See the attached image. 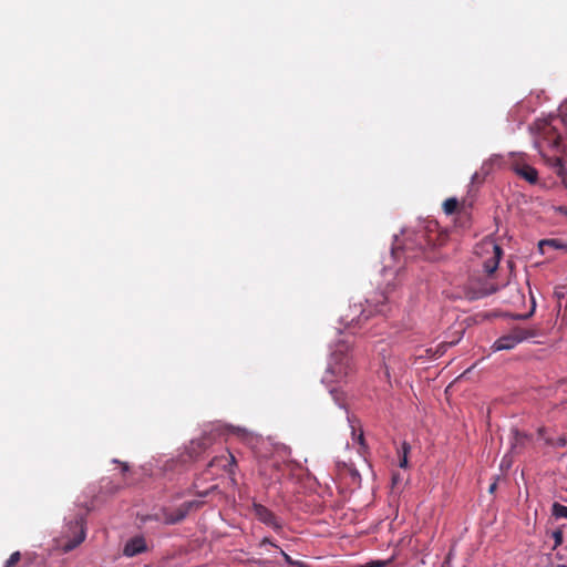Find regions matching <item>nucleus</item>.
<instances>
[{"label": "nucleus", "instance_id": "nucleus-1", "mask_svg": "<svg viewBox=\"0 0 567 567\" xmlns=\"http://www.w3.org/2000/svg\"><path fill=\"white\" fill-rule=\"evenodd\" d=\"M350 348L351 341L348 336L334 344L322 382L328 384L339 382L352 372L353 364Z\"/></svg>", "mask_w": 567, "mask_h": 567}, {"label": "nucleus", "instance_id": "nucleus-2", "mask_svg": "<svg viewBox=\"0 0 567 567\" xmlns=\"http://www.w3.org/2000/svg\"><path fill=\"white\" fill-rule=\"evenodd\" d=\"M560 127L567 134V101L559 107V115L539 125V137L535 142L536 147L543 153L545 147L559 151L563 145Z\"/></svg>", "mask_w": 567, "mask_h": 567}, {"label": "nucleus", "instance_id": "nucleus-3", "mask_svg": "<svg viewBox=\"0 0 567 567\" xmlns=\"http://www.w3.org/2000/svg\"><path fill=\"white\" fill-rule=\"evenodd\" d=\"M476 254L484 258L483 268L486 274L492 275L498 267L502 248L492 239H485L476 247Z\"/></svg>", "mask_w": 567, "mask_h": 567}, {"label": "nucleus", "instance_id": "nucleus-4", "mask_svg": "<svg viewBox=\"0 0 567 567\" xmlns=\"http://www.w3.org/2000/svg\"><path fill=\"white\" fill-rule=\"evenodd\" d=\"M534 337V332L525 328H514L507 334L499 337L492 346L494 352L511 350L524 340Z\"/></svg>", "mask_w": 567, "mask_h": 567}, {"label": "nucleus", "instance_id": "nucleus-5", "mask_svg": "<svg viewBox=\"0 0 567 567\" xmlns=\"http://www.w3.org/2000/svg\"><path fill=\"white\" fill-rule=\"evenodd\" d=\"M371 313V310L363 308L362 303H354L349 307V312L342 317V321L347 327H352L367 320Z\"/></svg>", "mask_w": 567, "mask_h": 567}, {"label": "nucleus", "instance_id": "nucleus-6", "mask_svg": "<svg viewBox=\"0 0 567 567\" xmlns=\"http://www.w3.org/2000/svg\"><path fill=\"white\" fill-rule=\"evenodd\" d=\"M198 502L190 501L183 503L172 513L164 511L162 519L165 524H176L183 520L194 507L198 506Z\"/></svg>", "mask_w": 567, "mask_h": 567}, {"label": "nucleus", "instance_id": "nucleus-7", "mask_svg": "<svg viewBox=\"0 0 567 567\" xmlns=\"http://www.w3.org/2000/svg\"><path fill=\"white\" fill-rule=\"evenodd\" d=\"M254 513L256 517L264 524L268 525L269 527L278 530L281 528L280 522L277 519L275 514L269 511L267 507L260 504L254 505Z\"/></svg>", "mask_w": 567, "mask_h": 567}, {"label": "nucleus", "instance_id": "nucleus-8", "mask_svg": "<svg viewBox=\"0 0 567 567\" xmlns=\"http://www.w3.org/2000/svg\"><path fill=\"white\" fill-rule=\"evenodd\" d=\"M146 548L147 546L144 537L136 536L126 542L123 548V554L127 557H133L141 553H144Z\"/></svg>", "mask_w": 567, "mask_h": 567}, {"label": "nucleus", "instance_id": "nucleus-9", "mask_svg": "<svg viewBox=\"0 0 567 567\" xmlns=\"http://www.w3.org/2000/svg\"><path fill=\"white\" fill-rule=\"evenodd\" d=\"M476 286H477L476 281L471 282V286H470L471 291H468V293H467V297L470 299H480V298L486 297L488 295H492L497 290V287L489 282H485L480 287H476Z\"/></svg>", "mask_w": 567, "mask_h": 567}, {"label": "nucleus", "instance_id": "nucleus-10", "mask_svg": "<svg viewBox=\"0 0 567 567\" xmlns=\"http://www.w3.org/2000/svg\"><path fill=\"white\" fill-rule=\"evenodd\" d=\"M74 527L79 529L78 535L71 539L62 544L63 551L68 553L73 550L75 547H78L85 538V532L82 525V522L76 520Z\"/></svg>", "mask_w": 567, "mask_h": 567}, {"label": "nucleus", "instance_id": "nucleus-11", "mask_svg": "<svg viewBox=\"0 0 567 567\" xmlns=\"http://www.w3.org/2000/svg\"><path fill=\"white\" fill-rule=\"evenodd\" d=\"M515 171L517 175H519L522 178H524L530 184H535L538 179L537 171L529 165L518 166L515 168Z\"/></svg>", "mask_w": 567, "mask_h": 567}, {"label": "nucleus", "instance_id": "nucleus-12", "mask_svg": "<svg viewBox=\"0 0 567 567\" xmlns=\"http://www.w3.org/2000/svg\"><path fill=\"white\" fill-rule=\"evenodd\" d=\"M212 444V439L208 436H203L202 439L194 440L190 443L192 453H199L200 451L206 450Z\"/></svg>", "mask_w": 567, "mask_h": 567}, {"label": "nucleus", "instance_id": "nucleus-13", "mask_svg": "<svg viewBox=\"0 0 567 567\" xmlns=\"http://www.w3.org/2000/svg\"><path fill=\"white\" fill-rule=\"evenodd\" d=\"M507 287L511 291L515 292L514 296L508 300L511 303L516 305L524 301V295L520 292L516 285H512L511 282H508Z\"/></svg>", "mask_w": 567, "mask_h": 567}, {"label": "nucleus", "instance_id": "nucleus-14", "mask_svg": "<svg viewBox=\"0 0 567 567\" xmlns=\"http://www.w3.org/2000/svg\"><path fill=\"white\" fill-rule=\"evenodd\" d=\"M551 514L556 518H567V506L554 503L551 506Z\"/></svg>", "mask_w": 567, "mask_h": 567}, {"label": "nucleus", "instance_id": "nucleus-15", "mask_svg": "<svg viewBox=\"0 0 567 567\" xmlns=\"http://www.w3.org/2000/svg\"><path fill=\"white\" fill-rule=\"evenodd\" d=\"M457 205H458L457 199L454 197H451V198H447L443 203V209H444L445 214L451 215L456 210Z\"/></svg>", "mask_w": 567, "mask_h": 567}, {"label": "nucleus", "instance_id": "nucleus-16", "mask_svg": "<svg viewBox=\"0 0 567 567\" xmlns=\"http://www.w3.org/2000/svg\"><path fill=\"white\" fill-rule=\"evenodd\" d=\"M513 443H512V450H516L519 445H523L527 436L517 430H513Z\"/></svg>", "mask_w": 567, "mask_h": 567}, {"label": "nucleus", "instance_id": "nucleus-17", "mask_svg": "<svg viewBox=\"0 0 567 567\" xmlns=\"http://www.w3.org/2000/svg\"><path fill=\"white\" fill-rule=\"evenodd\" d=\"M549 166L555 171L556 174L559 173V168H565L563 165V159L560 157L548 158Z\"/></svg>", "mask_w": 567, "mask_h": 567}, {"label": "nucleus", "instance_id": "nucleus-18", "mask_svg": "<svg viewBox=\"0 0 567 567\" xmlns=\"http://www.w3.org/2000/svg\"><path fill=\"white\" fill-rule=\"evenodd\" d=\"M20 559L21 554L19 551H14L10 555L3 567H14L20 561Z\"/></svg>", "mask_w": 567, "mask_h": 567}, {"label": "nucleus", "instance_id": "nucleus-19", "mask_svg": "<svg viewBox=\"0 0 567 567\" xmlns=\"http://www.w3.org/2000/svg\"><path fill=\"white\" fill-rule=\"evenodd\" d=\"M402 450H403V455L400 460V467L405 468L408 466V452L410 451L409 444L403 443Z\"/></svg>", "mask_w": 567, "mask_h": 567}, {"label": "nucleus", "instance_id": "nucleus-20", "mask_svg": "<svg viewBox=\"0 0 567 567\" xmlns=\"http://www.w3.org/2000/svg\"><path fill=\"white\" fill-rule=\"evenodd\" d=\"M546 246L554 247V248H559V247H560V245L558 244V241H557V240H555V239H546V240H542V241L539 243V248H540V250H542L543 252H544V247H546Z\"/></svg>", "mask_w": 567, "mask_h": 567}, {"label": "nucleus", "instance_id": "nucleus-21", "mask_svg": "<svg viewBox=\"0 0 567 567\" xmlns=\"http://www.w3.org/2000/svg\"><path fill=\"white\" fill-rule=\"evenodd\" d=\"M281 556L284 557L285 561L291 566H302L303 564L298 560H293L286 551L280 550Z\"/></svg>", "mask_w": 567, "mask_h": 567}, {"label": "nucleus", "instance_id": "nucleus-22", "mask_svg": "<svg viewBox=\"0 0 567 567\" xmlns=\"http://www.w3.org/2000/svg\"><path fill=\"white\" fill-rule=\"evenodd\" d=\"M463 333H464V330L461 329L460 331H457V337L455 339H453L449 342H445L444 344L441 346V348H445L447 346H453V344L457 343L462 339Z\"/></svg>", "mask_w": 567, "mask_h": 567}, {"label": "nucleus", "instance_id": "nucleus-23", "mask_svg": "<svg viewBox=\"0 0 567 567\" xmlns=\"http://www.w3.org/2000/svg\"><path fill=\"white\" fill-rule=\"evenodd\" d=\"M548 443L551 444V445H555V446L564 447V446L567 445V437L566 436H560L556 441H548Z\"/></svg>", "mask_w": 567, "mask_h": 567}, {"label": "nucleus", "instance_id": "nucleus-24", "mask_svg": "<svg viewBox=\"0 0 567 567\" xmlns=\"http://www.w3.org/2000/svg\"><path fill=\"white\" fill-rule=\"evenodd\" d=\"M563 183V185L567 188V169L559 168V173L557 174Z\"/></svg>", "mask_w": 567, "mask_h": 567}, {"label": "nucleus", "instance_id": "nucleus-25", "mask_svg": "<svg viewBox=\"0 0 567 567\" xmlns=\"http://www.w3.org/2000/svg\"><path fill=\"white\" fill-rule=\"evenodd\" d=\"M553 536L555 539V545L556 546L560 545L563 542V533L560 530H557V532H554Z\"/></svg>", "mask_w": 567, "mask_h": 567}, {"label": "nucleus", "instance_id": "nucleus-26", "mask_svg": "<svg viewBox=\"0 0 567 567\" xmlns=\"http://www.w3.org/2000/svg\"><path fill=\"white\" fill-rule=\"evenodd\" d=\"M330 393L333 396V399L337 402V404H339V406H343V404H342V402L340 400V396H339V392L337 390H334V389H331Z\"/></svg>", "mask_w": 567, "mask_h": 567}, {"label": "nucleus", "instance_id": "nucleus-27", "mask_svg": "<svg viewBox=\"0 0 567 567\" xmlns=\"http://www.w3.org/2000/svg\"><path fill=\"white\" fill-rule=\"evenodd\" d=\"M383 274L385 277H392L398 274V270H392L389 266H385L383 269Z\"/></svg>", "mask_w": 567, "mask_h": 567}, {"label": "nucleus", "instance_id": "nucleus-28", "mask_svg": "<svg viewBox=\"0 0 567 567\" xmlns=\"http://www.w3.org/2000/svg\"><path fill=\"white\" fill-rule=\"evenodd\" d=\"M386 561L378 560L370 564V567H385Z\"/></svg>", "mask_w": 567, "mask_h": 567}, {"label": "nucleus", "instance_id": "nucleus-29", "mask_svg": "<svg viewBox=\"0 0 567 567\" xmlns=\"http://www.w3.org/2000/svg\"><path fill=\"white\" fill-rule=\"evenodd\" d=\"M392 287H393V285L388 284V285H386V290H385V291L380 292V296L382 297V299H383V300H388V296H385V292L388 293V292H389V290H390V288H392Z\"/></svg>", "mask_w": 567, "mask_h": 567}, {"label": "nucleus", "instance_id": "nucleus-30", "mask_svg": "<svg viewBox=\"0 0 567 567\" xmlns=\"http://www.w3.org/2000/svg\"><path fill=\"white\" fill-rule=\"evenodd\" d=\"M266 544L271 545V546H274V547H277V545H276V544H274L269 538H264V539L261 540V543H260V546H264V545H266Z\"/></svg>", "mask_w": 567, "mask_h": 567}, {"label": "nucleus", "instance_id": "nucleus-31", "mask_svg": "<svg viewBox=\"0 0 567 567\" xmlns=\"http://www.w3.org/2000/svg\"><path fill=\"white\" fill-rule=\"evenodd\" d=\"M557 212L560 213L561 215L567 216V207L566 206L557 207Z\"/></svg>", "mask_w": 567, "mask_h": 567}, {"label": "nucleus", "instance_id": "nucleus-32", "mask_svg": "<svg viewBox=\"0 0 567 567\" xmlns=\"http://www.w3.org/2000/svg\"><path fill=\"white\" fill-rule=\"evenodd\" d=\"M478 179H480V175H478V173H474V174H473V176H472V178H471V183H472V184H475L476 182H478Z\"/></svg>", "mask_w": 567, "mask_h": 567}, {"label": "nucleus", "instance_id": "nucleus-33", "mask_svg": "<svg viewBox=\"0 0 567 567\" xmlns=\"http://www.w3.org/2000/svg\"><path fill=\"white\" fill-rule=\"evenodd\" d=\"M509 464H511V461H509V460H507V457L505 456V457L502 460L501 466H502V467H503V466H509Z\"/></svg>", "mask_w": 567, "mask_h": 567}, {"label": "nucleus", "instance_id": "nucleus-34", "mask_svg": "<svg viewBox=\"0 0 567 567\" xmlns=\"http://www.w3.org/2000/svg\"><path fill=\"white\" fill-rule=\"evenodd\" d=\"M358 442L363 445L364 443V439H363V433L361 432L359 435H358Z\"/></svg>", "mask_w": 567, "mask_h": 567}, {"label": "nucleus", "instance_id": "nucleus-35", "mask_svg": "<svg viewBox=\"0 0 567 567\" xmlns=\"http://www.w3.org/2000/svg\"><path fill=\"white\" fill-rule=\"evenodd\" d=\"M496 488V483H493L491 486H489V492L493 493Z\"/></svg>", "mask_w": 567, "mask_h": 567}, {"label": "nucleus", "instance_id": "nucleus-36", "mask_svg": "<svg viewBox=\"0 0 567 567\" xmlns=\"http://www.w3.org/2000/svg\"><path fill=\"white\" fill-rule=\"evenodd\" d=\"M393 483L395 484L398 481H399V476L398 475H393Z\"/></svg>", "mask_w": 567, "mask_h": 567}, {"label": "nucleus", "instance_id": "nucleus-37", "mask_svg": "<svg viewBox=\"0 0 567 567\" xmlns=\"http://www.w3.org/2000/svg\"><path fill=\"white\" fill-rule=\"evenodd\" d=\"M391 255H392L393 258H396L398 251L392 250Z\"/></svg>", "mask_w": 567, "mask_h": 567}, {"label": "nucleus", "instance_id": "nucleus-38", "mask_svg": "<svg viewBox=\"0 0 567 567\" xmlns=\"http://www.w3.org/2000/svg\"><path fill=\"white\" fill-rule=\"evenodd\" d=\"M127 470H128L127 464L123 463V471L125 472V471H127Z\"/></svg>", "mask_w": 567, "mask_h": 567}, {"label": "nucleus", "instance_id": "nucleus-39", "mask_svg": "<svg viewBox=\"0 0 567 567\" xmlns=\"http://www.w3.org/2000/svg\"><path fill=\"white\" fill-rule=\"evenodd\" d=\"M353 476L359 477V473L357 471L353 472Z\"/></svg>", "mask_w": 567, "mask_h": 567}, {"label": "nucleus", "instance_id": "nucleus-40", "mask_svg": "<svg viewBox=\"0 0 567 567\" xmlns=\"http://www.w3.org/2000/svg\"><path fill=\"white\" fill-rule=\"evenodd\" d=\"M535 310V301H533V307H532V311Z\"/></svg>", "mask_w": 567, "mask_h": 567}, {"label": "nucleus", "instance_id": "nucleus-41", "mask_svg": "<svg viewBox=\"0 0 567 567\" xmlns=\"http://www.w3.org/2000/svg\"><path fill=\"white\" fill-rule=\"evenodd\" d=\"M367 303L369 306V308L371 307V301L370 300H367Z\"/></svg>", "mask_w": 567, "mask_h": 567}, {"label": "nucleus", "instance_id": "nucleus-42", "mask_svg": "<svg viewBox=\"0 0 567 567\" xmlns=\"http://www.w3.org/2000/svg\"><path fill=\"white\" fill-rule=\"evenodd\" d=\"M377 311H378V312H383V309L378 308V309H377Z\"/></svg>", "mask_w": 567, "mask_h": 567}, {"label": "nucleus", "instance_id": "nucleus-43", "mask_svg": "<svg viewBox=\"0 0 567 567\" xmlns=\"http://www.w3.org/2000/svg\"><path fill=\"white\" fill-rule=\"evenodd\" d=\"M556 567H567L566 565H557Z\"/></svg>", "mask_w": 567, "mask_h": 567}]
</instances>
